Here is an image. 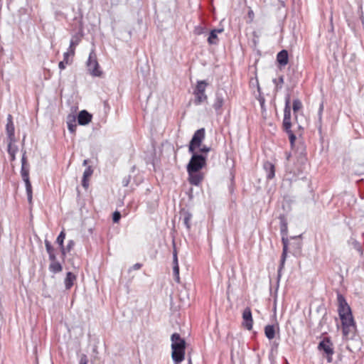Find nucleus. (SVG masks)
I'll return each mask as SVG.
<instances>
[{
	"label": "nucleus",
	"mask_w": 364,
	"mask_h": 364,
	"mask_svg": "<svg viewBox=\"0 0 364 364\" xmlns=\"http://www.w3.org/2000/svg\"><path fill=\"white\" fill-rule=\"evenodd\" d=\"M243 325L247 330L252 328L253 320L251 309L249 307L245 309L242 313Z\"/></svg>",
	"instance_id": "nucleus-15"
},
{
	"label": "nucleus",
	"mask_w": 364,
	"mask_h": 364,
	"mask_svg": "<svg viewBox=\"0 0 364 364\" xmlns=\"http://www.w3.org/2000/svg\"><path fill=\"white\" fill-rule=\"evenodd\" d=\"M210 151V147L207 146L205 145L203 146L200 148V154H203L207 156V154Z\"/></svg>",
	"instance_id": "nucleus-37"
},
{
	"label": "nucleus",
	"mask_w": 364,
	"mask_h": 364,
	"mask_svg": "<svg viewBox=\"0 0 364 364\" xmlns=\"http://www.w3.org/2000/svg\"><path fill=\"white\" fill-rule=\"evenodd\" d=\"M45 246H46V251L48 254L50 261L55 260L57 258H56V255L55 253V250H54L53 247L52 246L51 243L48 240H45Z\"/></svg>",
	"instance_id": "nucleus-22"
},
{
	"label": "nucleus",
	"mask_w": 364,
	"mask_h": 364,
	"mask_svg": "<svg viewBox=\"0 0 364 364\" xmlns=\"http://www.w3.org/2000/svg\"><path fill=\"white\" fill-rule=\"evenodd\" d=\"M318 350L323 353V356L327 359L328 363L332 362V355L334 353L333 345L330 338L325 337L318 345Z\"/></svg>",
	"instance_id": "nucleus-4"
},
{
	"label": "nucleus",
	"mask_w": 364,
	"mask_h": 364,
	"mask_svg": "<svg viewBox=\"0 0 364 364\" xmlns=\"http://www.w3.org/2000/svg\"><path fill=\"white\" fill-rule=\"evenodd\" d=\"M75 117L74 115H69L68 118V129L69 132L72 134H74L76 131L77 125L75 124Z\"/></svg>",
	"instance_id": "nucleus-25"
},
{
	"label": "nucleus",
	"mask_w": 364,
	"mask_h": 364,
	"mask_svg": "<svg viewBox=\"0 0 364 364\" xmlns=\"http://www.w3.org/2000/svg\"><path fill=\"white\" fill-rule=\"evenodd\" d=\"M289 157H290V154H287V160H289Z\"/></svg>",
	"instance_id": "nucleus-53"
},
{
	"label": "nucleus",
	"mask_w": 364,
	"mask_h": 364,
	"mask_svg": "<svg viewBox=\"0 0 364 364\" xmlns=\"http://www.w3.org/2000/svg\"><path fill=\"white\" fill-rule=\"evenodd\" d=\"M279 219L280 220V225H287V221L284 215H280Z\"/></svg>",
	"instance_id": "nucleus-41"
},
{
	"label": "nucleus",
	"mask_w": 364,
	"mask_h": 364,
	"mask_svg": "<svg viewBox=\"0 0 364 364\" xmlns=\"http://www.w3.org/2000/svg\"><path fill=\"white\" fill-rule=\"evenodd\" d=\"M50 264H49V270L55 274L60 272L63 270L62 264L57 261V259L54 261H50Z\"/></svg>",
	"instance_id": "nucleus-23"
},
{
	"label": "nucleus",
	"mask_w": 364,
	"mask_h": 364,
	"mask_svg": "<svg viewBox=\"0 0 364 364\" xmlns=\"http://www.w3.org/2000/svg\"><path fill=\"white\" fill-rule=\"evenodd\" d=\"M188 364H191V358L188 359Z\"/></svg>",
	"instance_id": "nucleus-56"
},
{
	"label": "nucleus",
	"mask_w": 364,
	"mask_h": 364,
	"mask_svg": "<svg viewBox=\"0 0 364 364\" xmlns=\"http://www.w3.org/2000/svg\"><path fill=\"white\" fill-rule=\"evenodd\" d=\"M180 218L183 220V223L187 230H190L191 228V220L192 219L193 215L187 210L182 209L180 211Z\"/></svg>",
	"instance_id": "nucleus-16"
},
{
	"label": "nucleus",
	"mask_w": 364,
	"mask_h": 364,
	"mask_svg": "<svg viewBox=\"0 0 364 364\" xmlns=\"http://www.w3.org/2000/svg\"><path fill=\"white\" fill-rule=\"evenodd\" d=\"M277 61L281 67L288 64L289 55L287 50H282L277 55Z\"/></svg>",
	"instance_id": "nucleus-18"
},
{
	"label": "nucleus",
	"mask_w": 364,
	"mask_h": 364,
	"mask_svg": "<svg viewBox=\"0 0 364 364\" xmlns=\"http://www.w3.org/2000/svg\"><path fill=\"white\" fill-rule=\"evenodd\" d=\"M60 252H61V257L64 260L65 257L66 256V253L69 252L65 250V247H60Z\"/></svg>",
	"instance_id": "nucleus-44"
},
{
	"label": "nucleus",
	"mask_w": 364,
	"mask_h": 364,
	"mask_svg": "<svg viewBox=\"0 0 364 364\" xmlns=\"http://www.w3.org/2000/svg\"><path fill=\"white\" fill-rule=\"evenodd\" d=\"M76 280V276L73 274L72 272H68L66 274V277L65 278V289H70L73 284H74V282Z\"/></svg>",
	"instance_id": "nucleus-21"
},
{
	"label": "nucleus",
	"mask_w": 364,
	"mask_h": 364,
	"mask_svg": "<svg viewBox=\"0 0 364 364\" xmlns=\"http://www.w3.org/2000/svg\"><path fill=\"white\" fill-rule=\"evenodd\" d=\"M70 55H71L70 50H68V52L64 53L63 61H65L66 64H69L70 63H69V60H68V58H69Z\"/></svg>",
	"instance_id": "nucleus-42"
},
{
	"label": "nucleus",
	"mask_w": 364,
	"mask_h": 364,
	"mask_svg": "<svg viewBox=\"0 0 364 364\" xmlns=\"http://www.w3.org/2000/svg\"><path fill=\"white\" fill-rule=\"evenodd\" d=\"M171 356L176 364H179L184 360L186 341L181 336L174 333L171 335Z\"/></svg>",
	"instance_id": "nucleus-1"
},
{
	"label": "nucleus",
	"mask_w": 364,
	"mask_h": 364,
	"mask_svg": "<svg viewBox=\"0 0 364 364\" xmlns=\"http://www.w3.org/2000/svg\"><path fill=\"white\" fill-rule=\"evenodd\" d=\"M92 169L90 166H88L83 173V177L84 178H88L92 174Z\"/></svg>",
	"instance_id": "nucleus-36"
},
{
	"label": "nucleus",
	"mask_w": 364,
	"mask_h": 364,
	"mask_svg": "<svg viewBox=\"0 0 364 364\" xmlns=\"http://www.w3.org/2000/svg\"><path fill=\"white\" fill-rule=\"evenodd\" d=\"M280 230H281V233L282 234V244H283V250H282V254L281 259H280V265H279V267L278 269V277L279 278L281 277L280 273H281L282 269L284 267L286 257H287V254L288 240L284 237V236L287 235V225H280Z\"/></svg>",
	"instance_id": "nucleus-6"
},
{
	"label": "nucleus",
	"mask_w": 364,
	"mask_h": 364,
	"mask_svg": "<svg viewBox=\"0 0 364 364\" xmlns=\"http://www.w3.org/2000/svg\"><path fill=\"white\" fill-rule=\"evenodd\" d=\"M307 159L302 153L297 158V162L300 164V166L298 168L299 172H302L305 168L306 165Z\"/></svg>",
	"instance_id": "nucleus-28"
},
{
	"label": "nucleus",
	"mask_w": 364,
	"mask_h": 364,
	"mask_svg": "<svg viewBox=\"0 0 364 364\" xmlns=\"http://www.w3.org/2000/svg\"><path fill=\"white\" fill-rule=\"evenodd\" d=\"M87 67L90 74L92 76L100 77L102 75V72L100 70L99 63L96 59L95 54L93 52L90 54L87 62Z\"/></svg>",
	"instance_id": "nucleus-8"
},
{
	"label": "nucleus",
	"mask_w": 364,
	"mask_h": 364,
	"mask_svg": "<svg viewBox=\"0 0 364 364\" xmlns=\"http://www.w3.org/2000/svg\"><path fill=\"white\" fill-rule=\"evenodd\" d=\"M323 110V103H321L320 105L319 109H318V116L319 121L321 120Z\"/></svg>",
	"instance_id": "nucleus-43"
},
{
	"label": "nucleus",
	"mask_w": 364,
	"mask_h": 364,
	"mask_svg": "<svg viewBox=\"0 0 364 364\" xmlns=\"http://www.w3.org/2000/svg\"><path fill=\"white\" fill-rule=\"evenodd\" d=\"M279 82H280V83H282V84L284 82V78H283V77H282V76H281V77L279 78Z\"/></svg>",
	"instance_id": "nucleus-51"
},
{
	"label": "nucleus",
	"mask_w": 364,
	"mask_h": 364,
	"mask_svg": "<svg viewBox=\"0 0 364 364\" xmlns=\"http://www.w3.org/2000/svg\"><path fill=\"white\" fill-rule=\"evenodd\" d=\"M65 64H66V63H65V61H63H63H60V62L59 63V64H58L59 68H60V70H63V69H65Z\"/></svg>",
	"instance_id": "nucleus-48"
},
{
	"label": "nucleus",
	"mask_w": 364,
	"mask_h": 364,
	"mask_svg": "<svg viewBox=\"0 0 364 364\" xmlns=\"http://www.w3.org/2000/svg\"><path fill=\"white\" fill-rule=\"evenodd\" d=\"M130 178H131V176H129L126 178H124L122 181V183H123V186H127L129 183V181H130Z\"/></svg>",
	"instance_id": "nucleus-45"
},
{
	"label": "nucleus",
	"mask_w": 364,
	"mask_h": 364,
	"mask_svg": "<svg viewBox=\"0 0 364 364\" xmlns=\"http://www.w3.org/2000/svg\"><path fill=\"white\" fill-rule=\"evenodd\" d=\"M205 132L204 128H200L194 133L188 145L189 152H194L197 148L200 146L205 138Z\"/></svg>",
	"instance_id": "nucleus-7"
},
{
	"label": "nucleus",
	"mask_w": 364,
	"mask_h": 364,
	"mask_svg": "<svg viewBox=\"0 0 364 364\" xmlns=\"http://www.w3.org/2000/svg\"><path fill=\"white\" fill-rule=\"evenodd\" d=\"M202 32H203V28H200L199 29H196V33L197 34H200Z\"/></svg>",
	"instance_id": "nucleus-49"
},
{
	"label": "nucleus",
	"mask_w": 364,
	"mask_h": 364,
	"mask_svg": "<svg viewBox=\"0 0 364 364\" xmlns=\"http://www.w3.org/2000/svg\"><path fill=\"white\" fill-rule=\"evenodd\" d=\"M275 326L274 325H267L264 327V334L269 340H272L275 337Z\"/></svg>",
	"instance_id": "nucleus-24"
},
{
	"label": "nucleus",
	"mask_w": 364,
	"mask_h": 364,
	"mask_svg": "<svg viewBox=\"0 0 364 364\" xmlns=\"http://www.w3.org/2000/svg\"><path fill=\"white\" fill-rule=\"evenodd\" d=\"M339 317L341 320L343 327L348 326H352L354 324H355L353 317V315H352V313H350V315H348V314L343 315V316L341 315V316H339Z\"/></svg>",
	"instance_id": "nucleus-20"
},
{
	"label": "nucleus",
	"mask_w": 364,
	"mask_h": 364,
	"mask_svg": "<svg viewBox=\"0 0 364 364\" xmlns=\"http://www.w3.org/2000/svg\"><path fill=\"white\" fill-rule=\"evenodd\" d=\"M65 238V233L63 230L60 232L59 235L56 239V243L59 245V247H63L64 246V240Z\"/></svg>",
	"instance_id": "nucleus-34"
},
{
	"label": "nucleus",
	"mask_w": 364,
	"mask_h": 364,
	"mask_svg": "<svg viewBox=\"0 0 364 364\" xmlns=\"http://www.w3.org/2000/svg\"><path fill=\"white\" fill-rule=\"evenodd\" d=\"M26 151H23L21 158V175L25 183H31L29 179V164L26 156Z\"/></svg>",
	"instance_id": "nucleus-10"
},
{
	"label": "nucleus",
	"mask_w": 364,
	"mask_h": 364,
	"mask_svg": "<svg viewBox=\"0 0 364 364\" xmlns=\"http://www.w3.org/2000/svg\"><path fill=\"white\" fill-rule=\"evenodd\" d=\"M355 331V324L353 326H348L343 327V334L345 337L348 338L349 336L353 337L354 336V333Z\"/></svg>",
	"instance_id": "nucleus-27"
},
{
	"label": "nucleus",
	"mask_w": 364,
	"mask_h": 364,
	"mask_svg": "<svg viewBox=\"0 0 364 364\" xmlns=\"http://www.w3.org/2000/svg\"><path fill=\"white\" fill-rule=\"evenodd\" d=\"M13 143H10L8 141V153L10 155L11 161H13L16 159V153L18 151V147L16 146H13Z\"/></svg>",
	"instance_id": "nucleus-26"
},
{
	"label": "nucleus",
	"mask_w": 364,
	"mask_h": 364,
	"mask_svg": "<svg viewBox=\"0 0 364 364\" xmlns=\"http://www.w3.org/2000/svg\"><path fill=\"white\" fill-rule=\"evenodd\" d=\"M173 275L175 277V280L177 282H179V266H178V256H177V251L176 248V243L174 239L173 240Z\"/></svg>",
	"instance_id": "nucleus-14"
},
{
	"label": "nucleus",
	"mask_w": 364,
	"mask_h": 364,
	"mask_svg": "<svg viewBox=\"0 0 364 364\" xmlns=\"http://www.w3.org/2000/svg\"><path fill=\"white\" fill-rule=\"evenodd\" d=\"M27 193L28 201L30 205L32 204V186L31 183H25Z\"/></svg>",
	"instance_id": "nucleus-33"
},
{
	"label": "nucleus",
	"mask_w": 364,
	"mask_h": 364,
	"mask_svg": "<svg viewBox=\"0 0 364 364\" xmlns=\"http://www.w3.org/2000/svg\"><path fill=\"white\" fill-rule=\"evenodd\" d=\"M15 128L13 122V117L11 114H9L7 117V122L6 124V132L7 135V140L10 143L16 142V138L14 135Z\"/></svg>",
	"instance_id": "nucleus-11"
},
{
	"label": "nucleus",
	"mask_w": 364,
	"mask_h": 364,
	"mask_svg": "<svg viewBox=\"0 0 364 364\" xmlns=\"http://www.w3.org/2000/svg\"><path fill=\"white\" fill-rule=\"evenodd\" d=\"M302 107V103L299 100V99H296L293 101V106H292V109H293V111H294V113L295 114V119H296L297 118V115L296 114V113L299 110L301 109Z\"/></svg>",
	"instance_id": "nucleus-31"
},
{
	"label": "nucleus",
	"mask_w": 364,
	"mask_h": 364,
	"mask_svg": "<svg viewBox=\"0 0 364 364\" xmlns=\"http://www.w3.org/2000/svg\"><path fill=\"white\" fill-rule=\"evenodd\" d=\"M264 168L267 173V179H272L275 174L274 166L272 163L267 161L264 164Z\"/></svg>",
	"instance_id": "nucleus-19"
},
{
	"label": "nucleus",
	"mask_w": 364,
	"mask_h": 364,
	"mask_svg": "<svg viewBox=\"0 0 364 364\" xmlns=\"http://www.w3.org/2000/svg\"><path fill=\"white\" fill-rule=\"evenodd\" d=\"M141 267V264L136 263L135 264H134L132 266V269L134 270H137V269H139Z\"/></svg>",
	"instance_id": "nucleus-47"
},
{
	"label": "nucleus",
	"mask_w": 364,
	"mask_h": 364,
	"mask_svg": "<svg viewBox=\"0 0 364 364\" xmlns=\"http://www.w3.org/2000/svg\"><path fill=\"white\" fill-rule=\"evenodd\" d=\"M191 153L192 156L187 164V170H191V171H200L206 165L207 156L196 151Z\"/></svg>",
	"instance_id": "nucleus-3"
},
{
	"label": "nucleus",
	"mask_w": 364,
	"mask_h": 364,
	"mask_svg": "<svg viewBox=\"0 0 364 364\" xmlns=\"http://www.w3.org/2000/svg\"><path fill=\"white\" fill-rule=\"evenodd\" d=\"M121 219V213L120 212L116 210L113 213L112 215V220L114 223H117Z\"/></svg>",
	"instance_id": "nucleus-35"
},
{
	"label": "nucleus",
	"mask_w": 364,
	"mask_h": 364,
	"mask_svg": "<svg viewBox=\"0 0 364 364\" xmlns=\"http://www.w3.org/2000/svg\"><path fill=\"white\" fill-rule=\"evenodd\" d=\"M226 92L223 89H218L215 92V102L213 105V108L216 112H218L222 108L225 97H226Z\"/></svg>",
	"instance_id": "nucleus-12"
},
{
	"label": "nucleus",
	"mask_w": 364,
	"mask_h": 364,
	"mask_svg": "<svg viewBox=\"0 0 364 364\" xmlns=\"http://www.w3.org/2000/svg\"><path fill=\"white\" fill-rule=\"evenodd\" d=\"M213 31H216V34L222 33L223 29H213Z\"/></svg>",
	"instance_id": "nucleus-50"
},
{
	"label": "nucleus",
	"mask_w": 364,
	"mask_h": 364,
	"mask_svg": "<svg viewBox=\"0 0 364 364\" xmlns=\"http://www.w3.org/2000/svg\"><path fill=\"white\" fill-rule=\"evenodd\" d=\"M188 173V181L191 185L198 186L203 179V174L200 171H191L187 170Z\"/></svg>",
	"instance_id": "nucleus-13"
},
{
	"label": "nucleus",
	"mask_w": 364,
	"mask_h": 364,
	"mask_svg": "<svg viewBox=\"0 0 364 364\" xmlns=\"http://www.w3.org/2000/svg\"><path fill=\"white\" fill-rule=\"evenodd\" d=\"M134 169H135V166H132V171H134Z\"/></svg>",
	"instance_id": "nucleus-54"
},
{
	"label": "nucleus",
	"mask_w": 364,
	"mask_h": 364,
	"mask_svg": "<svg viewBox=\"0 0 364 364\" xmlns=\"http://www.w3.org/2000/svg\"><path fill=\"white\" fill-rule=\"evenodd\" d=\"M337 301L338 304V311L339 316L350 315V313H352L350 307L346 302L345 297L340 293L337 294Z\"/></svg>",
	"instance_id": "nucleus-9"
},
{
	"label": "nucleus",
	"mask_w": 364,
	"mask_h": 364,
	"mask_svg": "<svg viewBox=\"0 0 364 364\" xmlns=\"http://www.w3.org/2000/svg\"><path fill=\"white\" fill-rule=\"evenodd\" d=\"M327 312L325 311L324 314L323 315L320 322H319V326H323V325H325L326 323H327Z\"/></svg>",
	"instance_id": "nucleus-39"
},
{
	"label": "nucleus",
	"mask_w": 364,
	"mask_h": 364,
	"mask_svg": "<svg viewBox=\"0 0 364 364\" xmlns=\"http://www.w3.org/2000/svg\"><path fill=\"white\" fill-rule=\"evenodd\" d=\"M82 164L83 166H86L87 164V160H84Z\"/></svg>",
	"instance_id": "nucleus-52"
},
{
	"label": "nucleus",
	"mask_w": 364,
	"mask_h": 364,
	"mask_svg": "<svg viewBox=\"0 0 364 364\" xmlns=\"http://www.w3.org/2000/svg\"><path fill=\"white\" fill-rule=\"evenodd\" d=\"M25 139H26V136L24 135V136H23V143L24 142Z\"/></svg>",
	"instance_id": "nucleus-55"
},
{
	"label": "nucleus",
	"mask_w": 364,
	"mask_h": 364,
	"mask_svg": "<svg viewBox=\"0 0 364 364\" xmlns=\"http://www.w3.org/2000/svg\"><path fill=\"white\" fill-rule=\"evenodd\" d=\"M88 359L86 355L82 354L80 357V363L79 364H87Z\"/></svg>",
	"instance_id": "nucleus-40"
},
{
	"label": "nucleus",
	"mask_w": 364,
	"mask_h": 364,
	"mask_svg": "<svg viewBox=\"0 0 364 364\" xmlns=\"http://www.w3.org/2000/svg\"><path fill=\"white\" fill-rule=\"evenodd\" d=\"M92 117V114L87 110H82L77 115V122L80 125H86L91 121Z\"/></svg>",
	"instance_id": "nucleus-17"
},
{
	"label": "nucleus",
	"mask_w": 364,
	"mask_h": 364,
	"mask_svg": "<svg viewBox=\"0 0 364 364\" xmlns=\"http://www.w3.org/2000/svg\"><path fill=\"white\" fill-rule=\"evenodd\" d=\"M82 186L85 188H87L88 186H89V183H88V180L87 178H82Z\"/></svg>",
	"instance_id": "nucleus-46"
},
{
	"label": "nucleus",
	"mask_w": 364,
	"mask_h": 364,
	"mask_svg": "<svg viewBox=\"0 0 364 364\" xmlns=\"http://www.w3.org/2000/svg\"><path fill=\"white\" fill-rule=\"evenodd\" d=\"M208 85V83L205 80H199L197 82V85L193 91V95H195L194 103L196 105H200L207 100L208 97L205 91Z\"/></svg>",
	"instance_id": "nucleus-5"
},
{
	"label": "nucleus",
	"mask_w": 364,
	"mask_h": 364,
	"mask_svg": "<svg viewBox=\"0 0 364 364\" xmlns=\"http://www.w3.org/2000/svg\"><path fill=\"white\" fill-rule=\"evenodd\" d=\"M350 242V245L353 246V247L355 250H356L360 253V255L362 256L363 255V249H362V247H361L360 242L354 239H352Z\"/></svg>",
	"instance_id": "nucleus-32"
},
{
	"label": "nucleus",
	"mask_w": 364,
	"mask_h": 364,
	"mask_svg": "<svg viewBox=\"0 0 364 364\" xmlns=\"http://www.w3.org/2000/svg\"><path fill=\"white\" fill-rule=\"evenodd\" d=\"M75 246V242L72 240H69L67 245L65 247V250L68 252H70L71 250Z\"/></svg>",
	"instance_id": "nucleus-38"
},
{
	"label": "nucleus",
	"mask_w": 364,
	"mask_h": 364,
	"mask_svg": "<svg viewBox=\"0 0 364 364\" xmlns=\"http://www.w3.org/2000/svg\"><path fill=\"white\" fill-rule=\"evenodd\" d=\"M218 38L216 34V31H210L208 38V42L210 45H217L218 43Z\"/></svg>",
	"instance_id": "nucleus-29"
},
{
	"label": "nucleus",
	"mask_w": 364,
	"mask_h": 364,
	"mask_svg": "<svg viewBox=\"0 0 364 364\" xmlns=\"http://www.w3.org/2000/svg\"><path fill=\"white\" fill-rule=\"evenodd\" d=\"M80 39L77 36H73L70 43L69 50H70L71 55H74L75 53V48L79 43Z\"/></svg>",
	"instance_id": "nucleus-30"
},
{
	"label": "nucleus",
	"mask_w": 364,
	"mask_h": 364,
	"mask_svg": "<svg viewBox=\"0 0 364 364\" xmlns=\"http://www.w3.org/2000/svg\"><path fill=\"white\" fill-rule=\"evenodd\" d=\"M284 130L288 134L289 139L291 146L294 145L296 141V136L291 130V107H290V96L287 95L285 97V107L284 109V119L282 123Z\"/></svg>",
	"instance_id": "nucleus-2"
}]
</instances>
